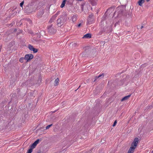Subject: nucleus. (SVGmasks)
<instances>
[{"label":"nucleus","mask_w":153,"mask_h":153,"mask_svg":"<svg viewBox=\"0 0 153 153\" xmlns=\"http://www.w3.org/2000/svg\"><path fill=\"white\" fill-rule=\"evenodd\" d=\"M67 16L65 14L62 15L60 18L57 20V25L59 27L61 26L67 20Z\"/></svg>","instance_id":"f257e3e1"},{"label":"nucleus","mask_w":153,"mask_h":153,"mask_svg":"<svg viewBox=\"0 0 153 153\" xmlns=\"http://www.w3.org/2000/svg\"><path fill=\"white\" fill-rule=\"evenodd\" d=\"M47 28L48 32L51 34L55 33L56 31L55 27H53L52 25L48 26Z\"/></svg>","instance_id":"f03ea898"},{"label":"nucleus","mask_w":153,"mask_h":153,"mask_svg":"<svg viewBox=\"0 0 153 153\" xmlns=\"http://www.w3.org/2000/svg\"><path fill=\"white\" fill-rule=\"evenodd\" d=\"M118 10H119L118 11V16H120L121 15H126L127 14L125 13L126 10L125 8L120 7L118 8Z\"/></svg>","instance_id":"7ed1b4c3"},{"label":"nucleus","mask_w":153,"mask_h":153,"mask_svg":"<svg viewBox=\"0 0 153 153\" xmlns=\"http://www.w3.org/2000/svg\"><path fill=\"white\" fill-rule=\"evenodd\" d=\"M112 31V28L111 26H108L106 25L102 28V31L106 32L109 33Z\"/></svg>","instance_id":"20e7f679"},{"label":"nucleus","mask_w":153,"mask_h":153,"mask_svg":"<svg viewBox=\"0 0 153 153\" xmlns=\"http://www.w3.org/2000/svg\"><path fill=\"white\" fill-rule=\"evenodd\" d=\"M139 141V139L137 137L135 138L133 142H132L131 144V147H133L134 148V149L136 148Z\"/></svg>","instance_id":"39448f33"},{"label":"nucleus","mask_w":153,"mask_h":153,"mask_svg":"<svg viewBox=\"0 0 153 153\" xmlns=\"http://www.w3.org/2000/svg\"><path fill=\"white\" fill-rule=\"evenodd\" d=\"M33 55L31 54H26L24 57V59L27 60V62H28L31 60V59L33 58Z\"/></svg>","instance_id":"423d86ee"},{"label":"nucleus","mask_w":153,"mask_h":153,"mask_svg":"<svg viewBox=\"0 0 153 153\" xmlns=\"http://www.w3.org/2000/svg\"><path fill=\"white\" fill-rule=\"evenodd\" d=\"M112 7H110V8L108 9L107 10V11L106 12L110 10V9H112ZM106 12H106L104 14V16H103V17L102 18V20H101V24H102V23L103 22V21H104L105 19H106V18L107 17V14H106Z\"/></svg>","instance_id":"0eeeda50"},{"label":"nucleus","mask_w":153,"mask_h":153,"mask_svg":"<svg viewBox=\"0 0 153 153\" xmlns=\"http://www.w3.org/2000/svg\"><path fill=\"white\" fill-rule=\"evenodd\" d=\"M35 61L37 62H40L42 61L41 57L38 55H36V57Z\"/></svg>","instance_id":"6e6552de"},{"label":"nucleus","mask_w":153,"mask_h":153,"mask_svg":"<svg viewBox=\"0 0 153 153\" xmlns=\"http://www.w3.org/2000/svg\"><path fill=\"white\" fill-rule=\"evenodd\" d=\"M91 33H88L82 37V38H91Z\"/></svg>","instance_id":"1a4fd4ad"},{"label":"nucleus","mask_w":153,"mask_h":153,"mask_svg":"<svg viewBox=\"0 0 153 153\" xmlns=\"http://www.w3.org/2000/svg\"><path fill=\"white\" fill-rule=\"evenodd\" d=\"M135 149L133 147H130L127 153H133Z\"/></svg>","instance_id":"9d476101"},{"label":"nucleus","mask_w":153,"mask_h":153,"mask_svg":"<svg viewBox=\"0 0 153 153\" xmlns=\"http://www.w3.org/2000/svg\"><path fill=\"white\" fill-rule=\"evenodd\" d=\"M131 95V94H130L128 96L124 97L121 100V101H123L125 100H127L130 97Z\"/></svg>","instance_id":"9b49d317"},{"label":"nucleus","mask_w":153,"mask_h":153,"mask_svg":"<svg viewBox=\"0 0 153 153\" xmlns=\"http://www.w3.org/2000/svg\"><path fill=\"white\" fill-rule=\"evenodd\" d=\"M44 12L43 10H40L38 13L37 16L39 17H40L42 15L44 14Z\"/></svg>","instance_id":"f8f14e48"},{"label":"nucleus","mask_w":153,"mask_h":153,"mask_svg":"<svg viewBox=\"0 0 153 153\" xmlns=\"http://www.w3.org/2000/svg\"><path fill=\"white\" fill-rule=\"evenodd\" d=\"M89 1L92 6L95 5L97 4V2L95 0H89Z\"/></svg>","instance_id":"ddd939ff"},{"label":"nucleus","mask_w":153,"mask_h":153,"mask_svg":"<svg viewBox=\"0 0 153 153\" xmlns=\"http://www.w3.org/2000/svg\"><path fill=\"white\" fill-rule=\"evenodd\" d=\"M145 0H139L138 2V3L139 6H142Z\"/></svg>","instance_id":"4468645a"},{"label":"nucleus","mask_w":153,"mask_h":153,"mask_svg":"<svg viewBox=\"0 0 153 153\" xmlns=\"http://www.w3.org/2000/svg\"><path fill=\"white\" fill-rule=\"evenodd\" d=\"M59 79L58 78H56L54 82H55V84L54 86H57L59 84Z\"/></svg>","instance_id":"2eb2a0df"},{"label":"nucleus","mask_w":153,"mask_h":153,"mask_svg":"<svg viewBox=\"0 0 153 153\" xmlns=\"http://www.w3.org/2000/svg\"><path fill=\"white\" fill-rule=\"evenodd\" d=\"M94 18H90L88 19V23L89 24L91 23L93 21Z\"/></svg>","instance_id":"dca6fc26"},{"label":"nucleus","mask_w":153,"mask_h":153,"mask_svg":"<svg viewBox=\"0 0 153 153\" xmlns=\"http://www.w3.org/2000/svg\"><path fill=\"white\" fill-rule=\"evenodd\" d=\"M66 1V0H63L60 6V7L61 8H63L64 7V6H65V4Z\"/></svg>","instance_id":"f3484780"},{"label":"nucleus","mask_w":153,"mask_h":153,"mask_svg":"<svg viewBox=\"0 0 153 153\" xmlns=\"http://www.w3.org/2000/svg\"><path fill=\"white\" fill-rule=\"evenodd\" d=\"M77 18V16L76 15H74L72 18V21L73 22H74L76 21V19Z\"/></svg>","instance_id":"a211bd4d"},{"label":"nucleus","mask_w":153,"mask_h":153,"mask_svg":"<svg viewBox=\"0 0 153 153\" xmlns=\"http://www.w3.org/2000/svg\"><path fill=\"white\" fill-rule=\"evenodd\" d=\"M70 45L74 47L77 46L78 44L77 43H71Z\"/></svg>","instance_id":"6ab92c4d"},{"label":"nucleus","mask_w":153,"mask_h":153,"mask_svg":"<svg viewBox=\"0 0 153 153\" xmlns=\"http://www.w3.org/2000/svg\"><path fill=\"white\" fill-rule=\"evenodd\" d=\"M60 12L59 11H58L52 17L54 19H55L57 16L59 14Z\"/></svg>","instance_id":"aec40b11"},{"label":"nucleus","mask_w":153,"mask_h":153,"mask_svg":"<svg viewBox=\"0 0 153 153\" xmlns=\"http://www.w3.org/2000/svg\"><path fill=\"white\" fill-rule=\"evenodd\" d=\"M88 51V50L87 49H85V50L84 52L82 53V56L83 57H85L86 56H85V55L84 54L85 53H87Z\"/></svg>","instance_id":"412c9836"},{"label":"nucleus","mask_w":153,"mask_h":153,"mask_svg":"<svg viewBox=\"0 0 153 153\" xmlns=\"http://www.w3.org/2000/svg\"><path fill=\"white\" fill-rule=\"evenodd\" d=\"M28 48L31 51H32L33 49L34 48L33 46L31 45H29L28 46Z\"/></svg>","instance_id":"4be33fe9"},{"label":"nucleus","mask_w":153,"mask_h":153,"mask_svg":"<svg viewBox=\"0 0 153 153\" xmlns=\"http://www.w3.org/2000/svg\"><path fill=\"white\" fill-rule=\"evenodd\" d=\"M37 145L34 142L30 146V147L32 148L33 149H34L35 148L36 146Z\"/></svg>","instance_id":"5701e85b"},{"label":"nucleus","mask_w":153,"mask_h":153,"mask_svg":"<svg viewBox=\"0 0 153 153\" xmlns=\"http://www.w3.org/2000/svg\"><path fill=\"white\" fill-rule=\"evenodd\" d=\"M33 149L30 148L27 151V152L28 153H31L33 151Z\"/></svg>","instance_id":"b1692460"},{"label":"nucleus","mask_w":153,"mask_h":153,"mask_svg":"<svg viewBox=\"0 0 153 153\" xmlns=\"http://www.w3.org/2000/svg\"><path fill=\"white\" fill-rule=\"evenodd\" d=\"M41 140H39V139H38L36 141H35L34 142L35 143H36V144L37 145L39 142V141H41Z\"/></svg>","instance_id":"393cba45"},{"label":"nucleus","mask_w":153,"mask_h":153,"mask_svg":"<svg viewBox=\"0 0 153 153\" xmlns=\"http://www.w3.org/2000/svg\"><path fill=\"white\" fill-rule=\"evenodd\" d=\"M24 59V57H21L19 59V61L21 63H22L23 62V60Z\"/></svg>","instance_id":"a878e982"},{"label":"nucleus","mask_w":153,"mask_h":153,"mask_svg":"<svg viewBox=\"0 0 153 153\" xmlns=\"http://www.w3.org/2000/svg\"><path fill=\"white\" fill-rule=\"evenodd\" d=\"M38 50L37 49L34 48L33 50H32V51H33V53H36L38 52Z\"/></svg>","instance_id":"bb28decb"},{"label":"nucleus","mask_w":153,"mask_h":153,"mask_svg":"<svg viewBox=\"0 0 153 153\" xmlns=\"http://www.w3.org/2000/svg\"><path fill=\"white\" fill-rule=\"evenodd\" d=\"M52 124H50V125H49L48 126H47L46 127V129H48V128H49L51 126H52Z\"/></svg>","instance_id":"cd10ccee"},{"label":"nucleus","mask_w":153,"mask_h":153,"mask_svg":"<svg viewBox=\"0 0 153 153\" xmlns=\"http://www.w3.org/2000/svg\"><path fill=\"white\" fill-rule=\"evenodd\" d=\"M94 16L93 14H91L89 16V17L88 18H94Z\"/></svg>","instance_id":"c85d7f7f"},{"label":"nucleus","mask_w":153,"mask_h":153,"mask_svg":"<svg viewBox=\"0 0 153 153\" xmlns=\"http://www.w3.org/2000/svg\"><path fill=\"white\" fill-rule=\"evenodd\" d=\"M99 76L100 78H103L104 76V73H102L101 74H100L99 75Z\"/></svg>","instance_id":"c756f323"},{"label":"nucleus","mask_w":153,"mask_h":153,"mask_svg":"<svg viewBox=\"0 0 153 153\" xmlns=\"http://www.w3.org/2000/svg\"><path fill=\"white\" fill-rule=\"evenodd\" d=\"M54 19L53 18V17L51 18V19L50 20H49V23H51L54 20Z\"/></svg>","instance_id":"7c9ffc66"},{"label":"nucleus","mask_w":153,"mask_h":153,"mask_svg":"<svg viewBox=\"0 0 153 153\" xmlns=\"http://www.w3.org/2000/svg\"><path fill=\"white\" fill-rule=\"evenodd\" d=\"M117 120H115L114 121V123H113V125H112L113 126V127L115 126H116V125L117 124Z\"/></svg>","instance_id":"2f4dec72"},{"label":"nucleus","mask_w":153,"mask_h":153,"mask_svg":"<svg viewBox=\"0 0 153 153\" xmlns=\"http://www.w3.org/2000/svg\"><path fill=\"white\" fill-rule=\"evenodd\" d=\"M104 32L102 31V29L101 30V31L99 32V33H98V35H101L103 32Z\"/></svg>","instance_id":"473e14b6"},{"label":"nucleus","mask_w":153,"mask_h":153,"mask_svg":"<svg viewBox=\"0 0 153 153\" xmlns=\"http://www.w3.org/2000/svg\"><path fill=\"white\" fill-rule=\"evenodd\" d=\"M98 79V78L97 77V76H96L95 77L94 79V80H92V81L93 82H95Z\"/></svg>","instance_id":"72a5a7b5"},{"label":"nucleus","mask_w":153,"mask_h":153,"mask_svg":"<svg viewBox=\"0 0 153 153\" xmlns=\"http://www.w3.org/2000/svg\"><path fill=\"white\" fill-rule=\"evenodd\" d=\"M84 4H82L81 5V8L82 10V11H83V6H84Z\"/></svg>","instance_id":"f704fd0d"},{"label":"nucleus","mask_w":153,"mask_h":153,"mask_svg":"<svg viewBox=\"0 0 153 153\" xmlns=\"http://www.w3.org/2000/svg\"><path fill=\"white\" fill-rule=\"evenodd\" d=\"M24 1L22 2L20 4V7H22L23 4H24Z\"/></svg>","instance_id":"c9c22d12"},{"label":"nucleus","mask_w":153,"mask_h":153,"mask_svg":"<svg viewBox=\"0 0 153 153\" xmlns=\"http://www.w3.org/2000/svg\"><path fill=\"white\" fill-rule=\"evenodd\" d=\"M38 81V82L40 81V82H41V76H39V78Z\"/></svg>","instance_id":"e433bc0d"},{"label":"nucleus","mask_w":153,"mask_h":153,"mask_svg":"<svg viewBox=\"0 0 153 153\" xmlns=\"http://www.w3.org/2000/svg\"><path fill=\"white\" fill-rule=\"evenodd\" d=\"M81 25V23H80L77 26L78 27H80Z\"/></svg>","instance_id":"4c0bfd02"},{"label":"nucleus","mask_w":153,"mask_h":153,"mask_svg":"<svg viewBox=\"0 0 153 153\" xmlns=\"http://www.w3.org/2000/svg\"><path fill=\"white\" fill-rule=\"evenodd\" d=\"M41 151L40 150H39V151H38L37 152V153H41Z\"/></svg>","instance_id":"58836bf2"},{"label":"nucleus","mask_w":153,"mask_h":153,"mask_svg":"<svg viewBox=\"0 0 153 153\" xmlns=\"http://www.w3.org/2000/svg\"><path fill=\"white\" fill-rule=\"evenodd\" d=\"M28 105H29V106H31H31H32V105H31V104H30V103H29Z\"/></svg>","instance_id":"ea45409f"},{"label":"nucleus","mask_w":153,"mask_h":153,"mask_svg":"<svg viewBox=\"0 0 153 153\" xmlns=\"http://www.w3.org/2000/svg\"><path fill=\"white\" fill-rule=\"evenodd\" d=\"M118 23H119V22H116V23L115 24V26L117 24H118Z\"/></svg>","instance_id":"a19ab883"},{"label":"nucleus","mask_w":153,"mask_h":153,"mask_svg":"<svg viewBox=\"0 0 153 153\" xmlns=\"http://www.w3.org/2000/svg\"><path fill=\"white\" fill-rule=\"evenodd\" d=\"M28 32L30 33H33L31 31H29Z\"/></svg>","instance_id":"79ce46f5"},{"label":"nucleus","mask_w":153,"mask_h":153,"mask_svg":"<svg viewBox=\"0 0 153 153\" xmlns=\"http://www.w3.org/2000/svg\"><path fill=\"white\" fill-rule=\"evenodd\" d=\"M101 42H102V43H104V44H105V42L102 41Z\"/></svg>","instance_id":"37998d69"},{"label":"nucleus","mask_w":153,"mask_h":153,"mask_svg":"<svg viewBox=\"0 0 153 153\" xmlns=\"http://www.w3.org/2000/svg\"><path fill=\"white\" fill-rule=\"evenodd\" d=\"M80 86H81V85H80L79 86V88L76 90L75 91H76L80 87Z\"/></svg>","instance_id":"c03bdc74"},{"label":"nucleus","mask_w":153,"mask_h":153,"mask_svg":"<svg viewBox=\"0 0 153 153\" xmlns=\"http://www.w3.org/2000/svg\"><path fill=\"white\" fill-rule=\"evenodd\" d=\"M13 25V24L12 23H11V24H10L9 26H10V25H11V26H12V25Z\"/></svg>","instance_id":"a18cd8bd"},{"label":"nucleus","mask_w":153,"mask_h":153,"mask_svg":"<svg viewBox=\"0 0 153 153\" xmlns=\"http://www.w3.org/2000/svg\"><path fill=\"white\" fill-rule=\"evenodd\" d=\"M143 26H142L141 27V29H142V28H143Z\"/></svg>","instance_id":"49530a36"},{"label":"nucleus","mask_w":153,"mask_h":153,"mask_svg":"<svg viewBox=\"0 0 153 153\" xmlns=\"http://www.w3.org/2000/svg\"><path fill=\"white\" fill-rule=\"evenodd\" d=\"M116 12V11H115V12H114V15H113V16H114L115 14V13Z\"/></svg>","instance_id":"de8ad7c7"},{"label":"nucleus","mask_w":153,"mask_h":153,"mask_svg":"<svg viewBox=\"0 0 153 153\" xmlns=\"http://www.w3.org/2000/svg\"><path fill=\"white\" fill-rule=\"evenodd\" d=\"M97 76V77H98V79L99 78H100V76H99V75L98 76Z\"/></svg>","instance_id":"09e8293b"},{"label":"nucleus","mask_w":153,"mask_h":153,"mask_svg":"<svg viewBox=\"0 0 153 153\" xmlns=\"http://www.w3.org/2000/svg\"><path fill=\"white\" fill-rule=\"evenodd\" d=\"M146 0V1L147 2H148V1H150V0Z\"/></svg>","instance_id":"8fccbe9b"},{"label":"nucleus","mask_w":153,"mask_h":153,"mask_svg":"<svg viewBox=\"0 0 153 153\" xmlns=\"http://www.w3.org/2000/svg\"><path fill=\"white\" fill-rule=\"evenodd\" d=\"M151 107H152V106H149V108H151Z\"/></svg>","instance_id":"3c124183"},{"label":"nucleus","mask_w":153,"mask_h":153,"mask_svg":"<svg viewBox=\"0 0 153 153\" xmlns=\"http://www.w3.org/2000/svg\"><path fill=\"white\" fill-rule=\"evenodd\" d=\"M138 74V73H137V75H138V74Z\"/></svg>","instance_id":"603ef678"},{"label":"nucleus","mask_w":153,"mask_h":153,"mask_svg":"<svg viewBox=\"0 0 153 153\" xmlns=\"http://www.w3.org/2000/svg\"><path fill=\"white\" fill-rule=\"evenodd\" d=\"M152 153H153V150L152 152Z\"/></svg>","instance_id":"864d4df0"},{"label":"nucleus","mask_w":153,"mask_h":153,"mask_svg":"<svg viewBox=\"0 0 153 153\" xmlns=\"http://www.w3.org/2000/svg\"><path fill=\"white\" fill-rule=\"evenodd\" d=\"M62 152V151H61V153H63V152Z\"/></svg>","instance_id":"5fc2aeb1"},{"label":"nucleus","mask_w":153,"mask_h":153,"mask_svg":"<svg viewBox=\"0 0 153 153\" xmlns=\"http://www.w3.org/2000/svg\"><path fill=\"white\" fill-rule=\"evenodd\" d=\"M55 112V111H54L53 112V113H54V112Z\"/></svg>","instance_id":"6e6d98bb"},{"label":"nucleus","mask_w":153,"mask_h":153,"mask_svg":"<svg viewBox=\"0 0 153 153\" xmlns=\"http://www.w3.org/2000/svg\"><path fill=\"white\" fill-rule=\"evenodd\" d=\"M31 22V21L30 20H29Z\"/></svg>","instance_id":"4d7b16f0"},{"label":"nucleus","mask_w":153,"mask_h":153,"mask_svg":"<svg viewBox=\"0 0 153 153\" xmlns=\"http://www.w3.org/2000/svg\"><path fill=\"white\" fill-rule=\"evenodd\" d=\"M27 153H28L27 152Z\"/></svg>","instance_id":"13d9d810"}]
</instances>
